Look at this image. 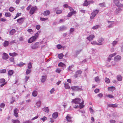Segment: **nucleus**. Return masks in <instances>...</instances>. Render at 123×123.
Returning a JSON list of instances; mask_svg holds the SVG:
<instances>
[{
    "mask_svg": "<svg viewBox=\"0 0 123 123\" xmlns=\"http://www.w3.org/2000/svg\"><path fill=\"white\" fill-rule=\"evenodd\" d=\"M5 80L4 79H0V83H2L5 82Z\"/></svg>",
    "mask_w": 123,
    "mask_h": 123,
    "instance_id": "3c124183",
    "label": "nucleus"
},
{
    "mask_svg": "<svg viewBox=\"0 0 123 123\" xmlns=\"http://www.w3.org/2000/svg\"><path fill=\"white\" fill-rule=\"evenodd\" d=\"M30 78V77L29 76H25V83H26L28 80Z\"/></svg>",
    "mask_w": 123,
    "mask_h": 123,
    "instance_id": "c9c22d12",
    "label": "nucleus"
},
{
    "mask_svg": "<svg viewBox=\"0 0 123 123\" xmlns=\"http://www.w3.org/2000/svg\"><path fill=\"white\" fill-rule=\"evenodd\" d=\"M16 32V30L14 29H12L9 32V33L11 35L14 34Z\"/></svg>",
    "mask_w": 123,
    "mask_h": 123,
    "instance_id": "5701e85b",
    "label": "nucleus"
},
{
    "mask_svg": "<svg viewBox=\"0 0 123 123\" xmlns=\"http://www.w3.org/2000/svg\"><path fill=\"white\" fill-rule=\"evenodd\" d=\"M108 106L109 107L116 108L117 107L118 105L116 104H109L108 105Z\"/></svg>",
    "mask_w": 123,
    "mask_h": 123,
    "instance_id": "412c9836",
    "label": "nucleus"
},
{
    "mask_svg": "<svg viewBox=\"0 0 123 123\" xmlns=\"http://www.w3.org/2000/svg\"><path fill=\"white\" fill-rule=\"evenodd\" d=\"M21 13H17L15 17V18H14V19H15L16 18H17L18 17V16H20L21 15Z\"/></svg>",
    "mask_w": 123,
    "mask_h": 123,
    "instance_id": "09e8293b",
    "label": "nucleus"
},
{
    "mask_svg": "<svg viewBox=\"0 0 123 123\" xmlns=\"http://www.w3.org/2000/svg\"><path fill=\"white\" fill-rule=\"evenodd\" d=\"M14 58L12 57L10 58L9 59V60L11 62H14Z\"/></svg>",
    "mask_w": 123,
    "mask_h": 123,
    "instance_id": "680f3d73",
    "label": "nucleus"
},
{
    "mask_svg": "<svg viewBox=\"0 0 123 123\" xmlns=\"http://www.w3.org/2000/svg\"><path fill=\"white\" fill-rule=\"evenodd\" d=\"M10 13L9 12H6L5 15L6 17H10L11 16Z\"/></svg>",
    "mask_w": 123,
    "mask_h": 123,
    "instance_id": "e433bc0d",
    "label": "nucleus"
},
{
    "mask_svg": "<svg viewBox=\"0 0 123 123\" xmlns=\"http://www.w3.org/2000/svg\"><path fill=\"white\" fill-rule=\"evenodd\" d=\"M104 40V39L103 38H102L101 37L99 39L98 41L99 43H100L103 42Z\"/></svg>",
    "mask_w": 123,
    "mask_h": 123,
    "instance_id": "603ef678",
    "label": "nucleus"
},
{
    "mask_svg": "<svg viewBox=\"0 0 123 123\" xmlns=\"http://www.w3.org/2000/svg\"><path fill=\"white\" fill-rule=\"evenodd\" d=\"M13 73V70H10L8 71V74L9 75L11 76L12 75Z\"/></svg>",
    "mask_w": 123,
    "mask_h": 123,
    "instance_id": "ea45409f",
    "label": "nucleus"
},
{
    "mask_svg": "<svg viewBox=\"0 0 123 123\" xmlns=\"http://www.w3.org/2000/svg\"><path fill=\"white\" fill-rule=\"evenodd\" d=\"M82 50V49H80L76 51H75L76 55H74V57H76L77 55L80 53Z\"/></svg>",
    "mask_w": 123,
    "mask_h": 123,
    "instance_id": "7c9ffc66",
    "label": "nucleus"
},
{
    "mask_svg": "<svg viewBox=\"0 0 123 123\" xmlns=\"http://www.w3.org/2000/svg\"><path fill=\"white\" fill-rule=\"evenodd\" d=\"M36 38L34 37H31L28 40L29 43H31L33 42L36 40Z\"/></svg>",
    "mask_w": 123,
    "mask_h": 123,
    "instance_id": "1a4fd4ad",
    "label": "nucleus"
},
{
    "mask_svg": "<svg viewBox=\"0 0 123 123\" xmlns=\"http://www.w3.org/2000/svg\"><path fill=\"white\" fill-rule=\"evenodd\" d=\"M115 89V87L114 86H112L109 87L108 90L109 91H113Z\"/></svg>",
    "mask_w": 123,
    "mask_h": 123,
    "instance_id": "2f4dec72",
    "label": "nucleus"
},
{
    "mask_svg": "<svg viewBox=\"0 0 123 123\" xmlns=\"http://www.w3.org/2000/svg\"><path fill=\"white\" fill-rule=\"evenodd\" d=\"M61 70L60 68H57L55 71V72L58 73H60V72Z\"/></svg>",
    "mask_w": 123,
    "mask_h": 123,
    "instance_id": "bf43d9fd",
    "label": "nucleus"
},
{
    "mask_svg": "<svg viewBox=\"0 0 123 123\" xmlns=\"http://www.w3.org/2000/svg\"><path fill=\"white\" fill-rule=\"evenodd\" d=\"M9 43V42L8 41H5L3 45L4 47H6L7 46Z\"/></svg>",
    "mask_w": 123,
    "mask_h": 123,
    "instance_id": "473e14b6",
    "label": "nucleus"
},
{
    "mask_svg": "<svg viewBox=\"0 0 123 123\" xmlns=\"http://www.w3.org/2000/svg\"><path fill=\"white\" fill-rule=\"evenodd\" d=\"M82 73V71L80 70L77 71L75 72V74L74 75L75 78H77Z\"/></svg>",
    "mask_w": 123,
    "mask_h": 123,
    "instance_id": "0eeeda50",
    "label": "nucleus"
},
{
    "mask_svg": "<svg viewBox=\"0 0 123 123\" xmlns=\"http://www.w3.org/2000/svg\"><path fill=\"white\" fill-rule=\"evenodd\" d=\"M117 79L118 81H121L122 80V77L120 75H119L117 76Z\"/></svg>",
    "mask_w": 123,
    "mask_h": 123,
    "instance_id": "72a5a7b5",
    "label": "nucleus"
},
{
    "mask_svg": "<svg viewBox=\"0 0 123 123\" xmlns=\"http://www.w3.org/2000/svg\"><path fill=\"white\" fill-rule=\"evenodd\" d=\"M66 119L68 122H71V117H70L68 115H67L66 117Z\"/></svg>",
    "mask_w": 123,
    "mask_h": 123,
    "instance_id": "b1692460",
    "label": "nucleus"
},
{
    "mask_svg": "<svg viewBox=\"0 0 123 123\" xmlns=\"http://www.w3.org/2000/svg\"><path fill=\"white\" fill-rule=\"evenodd\" d=\"M73 90L75 91H81L82 90V86L79 87L77 86H73L71 87Z\"/></svg>",
    "mask_w": 123,
    "mask_h": 123,
    "instance_id": "f257e3e1",
    "label": "nucleus"
},
{
    "mask_svg": "<svg viewBox=\"0 0 123 123\" xmlns=\"http://www.w3.org/2000/svg\"><path fill=\"white\" fill-rule=\"evenodd\" d=\"M28 67L29 69H31L32 68V65L31 62H30L28 64Z\"/></svg>",
    "mask_w": 123,
    "mask_h": 123,
    "instance_id": "a18cd8bd",
    "label": "nucleus"
},
{
    "mask_svg": "<svg viewBox=\"0 0 123 123\" xmlns=\"http://www.w3.org/2000/svg\"><path fill=\"white\" fill-rule=\"evenodd\" d=\"M18 55V54L15 52H13V53H9V55L13 57L14 56Z\"/></svg>",
    "mask_w": 123,
    "mask_h": 123,
    "instance_id": "c756f323",
    "label": "nucleus"
},
{
    "mask_svg": "<svg viewBox=\"0 0 123 123\" xmlns=\"http://www.w3.org/2000/svg\"><path fill=\"white\" fill-rule=\"evenodd\" d=\"M43 110L45 112L48 113L49 112V109L48 107H45L43 109Z\"/></svg>",
    "mask_w": 123,
    "mask_h": 123,
    "instance_id": "393cba45",
    "label": "nucleus"
},
{
    "mask_svg": "<svg viewBox=\"0 0 123 123\" xmlns=\"http://www.w3.org/2000/svg\"><path fill=\"white\" fill-rule=\"evenodd\" d=\"M62 11L61 10H57L56 12V13L57 14H59L62 12Z\"/></svg>",
    "mask_w": 123,
    "mask_h": 123,
    "instance_id": "de8ad7c7",
    "label": "nucleus"
},
{
    "mask_svg": "<svg viewBox=\"0 0 123 123\" xmlns=\"http://www.w3.org/2000/svg\"><path fill=\"white\" fill-rule=\"evenodd\" d=\"M18 110L17 109H15L14 111V115L16 117L18 116Z\"/></svg>",
    "mask_w": 123,
    "mask_h": 123,
    "instance_id": "f3484780",
    "label": "nucleus"
},
{
    "mask_svg": "<svg viewBox=\"0 0 123 123\" xmlns=\"http://www.w3.org/2000/svg\"><path fill=\"white\" fill-rule=\"evenodd\" d=\"M6 70L5 69H4L0 70V73H4L6 72Z\"/></svg>",
    "mask_w": 123,
    "mask_h": 123,
    "instance_id": "8fccbe9b",
    "label": "nucleus"
},
{
    "mask_svg": "<svg viewBox=\"0 0 123 123\" xmlns=\"http://www.w3.org/2000/svg\"><path fill=\"white\" fill-rule=\"evenodd\" d=\"M47 119V118L45 116L43 118H41V119L43 121H44Z\"/></svg>",
    "mask_w": 123,
    "mask_h": 123,
    "instance_id": "338daca9",
    "label": "nucleus"
},
{
    "mask_svg": "<svg viewBox=\"0 0 123 123\" xmlns=\"http://www.w3.org/2000/svg\"><path fill=\"white\" fill-rule=\"evenodd\" d=\"M58 113L57 112H55L53 113L52 115V117L54 118H56L58 117Z\"/></svg>",
    "mask_w": 123,
    "mask_h": 123,
    "instance_id": "a878e982",
    "label": "nucleus"
},
{
    "mask_svg": "<svg viewBox=\"0 0 123 123\" xmlns=\"http://www.w3.org/2000/svg\"><path fill=\"white\" fill-rule=\"evenodd\" d=\"M113 1L117 7H123V5L119 2L118 0H113Z\"/></svg>",
    "mask_w": 123,
    "mask_h": 123,
    "instance_id": "20e7f679",
    "label": "nucleus"
},
{
    "mask_svg": "<svg viewBox=\"0 0 123 123\" xmlns=\"http://www.w3.org/2000/svg\"><path fill=\"white\" fill-rule=\"evenodd\" d=\"M14 8L12 7H10L9 9V10L11 12H12L14 10Z\"/></svg>",
    "mask_w": 123,
    "mask_h": 123,
    "instance_id": "5fc2aeb1",
    "label": "nucleus"
},
{
    "mask_svg": "<svg viewBox=\"0 0 123 123\" xmlns=\"http://www.w3.org/2000/svg\"><path fill=\"white\" fill-rule=\"evenodd\" d=\"M98 12V11L97 10H95L93 11L91 13L92 16L90 17V18L91 19H93Z\"/></svg>",
    "mask_w": 123,
    "mask_h": 123,
    "instance_id": "39448f33",
    "label": "nucleus"
},
{
    "mask_svg": "<svg viewBox=\"0 0 123 123\" xmlns=\"http://www.w3.org/2000/svg\"><path fill=\"white\" fill-rule=\"evenodd\" d=\"M50 13V12L48 10H46L44 12L43 15L44 16H47L49 15Z\"/></svg>",
    "mask_w": 123,
    "mask_h": 123,
    "instance_id": "6ab92c4d",
    "label": "nucleus"
},
{
    "mask_svg": "<svg viewBox=\"0 0 123 123\" xmlns=\"http://www.w3.org/2000/svg\"><path fill=\"white\" fill-rule=\"evenodd\" d=\"M39 46V43L38 42H36L34 44H32L31 48L32 49H36L38 48Z\"/></svg>",
    "mask_w": 123,
    "mask_h": 123,
    "instance_id": "7ed1b4c3",
    "label": "nucleus"
},
{
    "mask_svg": "<svg viewBox=\"0 0 123 123\" xmlns=\"http://www.w3.org/2000/svg\"><path fill=\"white\" fill-rule=\"evenodd\" d=\"M37 94V92L36 91H34L32 93V95L34 97L36 96Z\"/></svg>",
    "mask_w": 123,
    "mask_h": 123,
    "instance_id": "c85d7f7f",
    "label": "nucleus"
},
{
    "mask_svg": "<svg viewBox=\"0 0 123 123\" xmlns=\"http://www.w3.org/2000/svg\"><path fill=\"white\" fill-rule=\"evenodd\" d=\"M108 22L109 23V25H108L107 26L109 28L112 27L113 25L114 24V22L108 21Z\"/></svg>",
    "mask_w": 123,
    "mask_h": 123,
    "instance_id": "9b49d317",
    "label": "nucleus"
},
{
    "mask_svg": "<svg viewBox=\"0 0 123 123\" xmlns=\"http://www.w3.org/2000/svg\"><path fill=\"white\" fill-rule=\"evenodd\" d=\"M67 29V27L65 26H61L59 28V31H63Z\"/></svg>",
    "mask_w": 123,
    "mask_h": 123,
    "instance_id": "2eb2a0df",
    "label": "nucleus"
},
{
    "mask_svg": "<svg viewBox=\"0 0 123 123\" xmlns=\"http://www.w3.org/2000/svg\"><path fill=\"white\" fill-rule=\"evenodd\" d=\"M100 27V26L99 25H97L94 26H93L92 27V29L93 30H95L98 29V28H99Z\"/></svg>",
    "mask_w": 123,
    "mask_h": 123,
    "instance_id": "37998d69",
    "label": "nucleus"
},
{
    "mask_svg": "<svg viewBox=\"0 0 123 123\" xmlns=\"http://www.w3.org/2000/svg\"><path fill=\"white\" fill-rule=\"evenodd\" d=\"M105 80L106 82L107 83H109L110 82V80L108 78H105Z\"/></svg>",
    "mask_w": 123,
    "mask_h": 123,
    "instance_id": "13d9d810",
    "label": "nucleus"
},
{
    "mask_svg": "<svg viewBox=\"0 0 123 123\" xmlns=\"http://www.w3.org/2000/svg\"><path fill=\"white\" fill-rule=\"evenodd\" d=\"M41 104V102L40 101H39L36 103V105L37 107H40Z\"/></svg>",
    "mask_w": 123,
    "mask_h": 123,
    "instance_id": "58836bf2",
    "label": "nucleus"
},
{
    "mask_svg": "<svg viewBox=\"0 0 123 123\" xmlns=\"http://www.w3.org/2000/svg\"><path fill=\"white\" fill-rule=\"evenodd\" d=\"M117 54L116 53H115L113 54H112L110 55L109 57L108 58V62H110V61L112 59V57H113L114 56Z\"/></svg>",
    "mask_w": 123,
    "mask_h": 123,
    "instance_id": "9d476101",
    "label": "nucleus"
},
{
    "mask_svg": "<svg viewBox=\"0 0 123 123\" xmlns=\"http://www.w3.org/2000/svg\"><path fill=\"white\" fill-rule=\"evenodd\" d=\"M12 122L13 123H20V121L18 119L15 120L12 119Z\"/></svg>",
    "mask_w": 123,
    "mask_h": 123,
    "instance_id": "cd10ccee",
    "label": "nucleus"
},
{
    "mask_svg": "<svg viewBox=\"0 0 123 123\" xmlns=\"http://www.w3.org/2000/svg\"><path fill=\"white\" fill-rule=\"evenodd\" d=\"M5 105L4 103H2L0 105V107L1 108H4V107Z\"/></svg>",
    "mask_w": 123,
    "mask_h": 123,
    "instance_id": "052dcab7",
    "label": "nucleus"
},
{
    "mask_svg": "<svg viewBox=\"0 0 123 123\" xmlns=\"http://www.w3.org/2000/svg\"><path fill=\"white\" fill-rule=\"evenodd\" d=\"M37 8L36 6H34L32 7L29 12V13L31 15L33 14L37 10Z\"/></svg>",
    "mask_w": 123,
    "mask_h": 123,
    "instance_id": "f03ea898",
    "label": "nucleus"
},
{
    "mask_svg": "<svg viewBox=\"0 0 123 123\" xmlns=\"http://www.w3.org/2000/svg\"><path fill=\"white\" fill-rule=\"evenodd\" d=\"M2 58L5 60H6L8 58V56L6 53H4L2 55Z\"/></svg>",
    "mask_w": 123,
    "mask_h": 123,
    "instance_id": "6e6552de",
    "label": "nucleus"
},
{
    "mask_svg": "<svg viewBox=\"0 0 123 123\" xmlns=\"http://www.w3.org/2000/svg\"><path fill=\"white\" fill-rule=\"evenodd\" d=\"M58 66L59 67H64L65 66V64L62 62H60L58 64Z\"/></svg>",
    "mask_w": 123,
    "mask_h": 123,
    "instance_id": "49530a36",
    "label": "nucleus"
},
{
    "mask_svg": "<svg viewBox=\"0 0 123 123\" xmlns=\"http://www.w3.org/2000/svg\"><path fill=\"white\" fill-rule=\"evenodd\" d=\"M121 57L119 55H117L114 58V60L115 61H117L120 60H121Z\"/></svg>",
    "mask_w": 123,
    "mask_h": 123,
    "instance_id": "a211bd4d",
    "label": "nucleus"
},
{
    "mask_svg": "<svg viewBox=\"0 0 123 123\" xmlns=\"http://www.w3.org/2000/svg\"><path fill=\"white\" fill-rule=\"evenodd\" d=\"M31 72V70L29 69H27L26 72V74L27 75H28Z\"/></svg>",
    "mask_w": 123,
    "mask_h": 123,
    "instance_id": "c03bdc74",
    "label": "nucleus"
},
{
    "mask_svg": "<svg viewBox=\"0 0 123 123\" xmlns=\"http://www.w3.org/2000/svg\"><path fill=\"white\" fill-rule=\"evenodd\" d=\"M40 25H37L36 26V28L37 30H38L40 28Z\"/></svg>",
    "mask_w": 123,
    "mask_h": 123,
    "instance_id": "69168bd1",
    "label": "nucleus"
},
{
    "mask_svg": "<svg viewBox=\"0 0 123 123\" xmlns=\"http://www.w3.org/2000/svg\"><path fill=\"white\" fill-rule=\"evenodd\" d=\"M64 87L67 89H68L70 88V86L68 83H65L64 84Z\"/></svg>",
    "mask_w": 123,
    "mask_h": 123,
    "instance_id": "f704fd0d",
    "label": "nucleus"
},
{
    "mask_svg": "<svg viewBox=\"0 0 123 123\" xmlns=\"http://www.w3.org/2000/svg\"><path fill=\"white\" fill-rule=\"evenodd\" d=\"M48 19V18H40V20L42 21H44Z\"/></svg>",
    "mask_w": 123,
    "mask_h": 123,
    "instance_id": "864d4df0",
    "label": "nucleus"
},
{
    "mask_svg": "<svg viewBox=\"0 0 123 123\" xmlns=\"http://www.w3.org/2000/svg\"><path fill=\"white\" fill-rule=\"evenodd\" d=\"M95 80L96 82H98L99 81V80L98 76L95 78Z\"/></svg>",
    "mask_w": 123,
    "mask_h": 123,
    "instance_id": "6e6d98bb",
    "label": "nucleus"
},
{
    "mask_svg": "<svg viewBox=\"0 0 123 123\" xmlns=\"http://www.w3.org/2000/svg\"><path fill=\"white\" fill-rule=\"evenodd\" d=\"M56 47L57 49H60L62 48V46L60 44H58L57 45Z\"/></svg>",
    "mask_w": 123,
    "mask_h": 123,
    "instance_id": "e2e57ef3",
    "label": "nucleus"
},
{
    "mask_svg": "<svg viewBox=\"0 0 123 123\" xmlns=\"http://www.w3.org/2000/svg\"><path fill=\"white\" fill-rule=\"evenodd\" d=\"M94 37H95L94 35H91L89 37H87V39L89 41H91L92 40Z\"/></svg>",
    "mask_w": 123,
    "mask_h": 123,
    "instance_id": "dca6fc26",
    "label": "nucleus"
},
{
    "mask_svg": "<svg viewBox=\"0 0 123 123\" xmlns=\"http://www.w3.org/2000/svg\"><path fill=\"white\" fill-rule=\"evenodd\" d=\"M122 10V9L121 8H118L115 11V13L116 14H117L120 12H121Z\"/></svg>",
    "mask_w": 123,
    "mask_h": 123,
    "instance_id": "4be33fe9",
    "label": "nucleus"
},
{
    "mask_svg": "<svg viewBox=\"0 0 123 123\" xmlns=\"http://www.w3.org/2000/svg\"><path fill=\"white\" fill-rule=\"evenodd\" d=\"M38 32L36 33L35 35L33 37H34L36 38V39L38 37Z\"/></svg>",
    "mask_w": 123,
    "mask_h": 123,
    "instance_id": "0e129e2a",
    "label": "nucleus"
},
{
    "mask_svg": "<svg viewBox=\"0 0 123 123\" xmlns=\"http://www.w3.org/2000/svg\"><path fill=\"white\" fill-rule=\"evenodd\" d=\"M47 78V76L46 75H43L42 76L41 81L42 82H44Z\"/></svg>",
    "mask_w": 123,
    "mask_h": 123,
    "instance_id": "aec40b11",
    "label": "nucleus"
},
{
    "mask_svg": "<svg viewBox=\"0 0 123 123\" xmlns=\"http://www.w3.org/2000/svg\"><path fill=\"white\" fill-rule=\"evenodd\" d=\"M81 102V99H80L77 98L73 100L72 101V102L73 103H74L76 104H80Z\"/></svg>",
    "mask_w": 123,
    "mask_h": 123,
    "instance_id": "423d86ee",
    "label": "nucleus"
},
{
    "mask_svg": "<svg viewBox=\"0 0 123 123\" xmlns=\"http://www.w3.org/2000/svg\"><path fill=\"white\" fill-rule=\"evenodd\" d=\"M25 63H23L22 62H20L19 63L17 64H16V65L18 67H22V66H23V65H25Z\"/></svg>",
    "mask_w": 123,
    "mask_h": 123,
    "instance_id": "bb28decb",
    "label": "nucleus"
},
{
    "mask_svg": "<svg viewBox=\"0 0 123 123\" xmlns=\"http://www.w3.org/2000/svg\"><path fill=\"white\" fill-rule=\"evenodd\" d=\"M24 21V18H21L17 20V22L20 24H22Z\"/></svg>",
    "mask_w": 123,
    "mask_h": 123,
    "instance_id": "4468645a",
    "label": "nucleus"
},
{
    "mask_svg": "<svg viewBox=\"0 0 123 123\" xmlns=\"http://www.w3.org/2000/svg\"><path fill=\"white\" fill-rule=\"evenodd\" d=\"M99 5L100 6L102 7H106V5L105 3H100Z\"/></svg>",
    "mask_w": 123,
    "mask_h": 123,
    "instance_id": "4c0bfd02",
    "label": "nucleus"
},
{
    "mask_svg": "<svg viewBox=\"0 0 123 123\" xmlns=\"http://www.w3.org/2000/svg\"><path fill=\"white\" fill-rule=\"evenodd\" d=\"M63 56L64 55L62 53H61L58 55V57L60 59H61L62 58Z\"/></svg>",
    "mask_w": 123,
    "mask_h": 123,
    "instance_id": "79ce46f5",
    "label": "nucleus"
},
{
    "mask_svg": "<svg viewBox=\"0 0 123 123\" xmlns=\"http://www.w3.org/2000/svg\"><path fill=\"white\" fill-rule=\"evenodd\" d=\"M76 13V12L74 11L72 12H69L67 15V16L68 17H70L72 15L75 14Z\"/></svg>",
    "mask_w": 123,
    "mask_h": 123,
    "instance_id": "ddd939ff",
    "label": "nucleus"
},
{
    "mask_svg": "<svg viewBox=\"0 0 123 123\" xmlns=\"http://www.w3.org/2000/svg\"><path fill=\"white\" fill-rule=\"evenodd\" d=\"M117 41H113L112 42V45L113 46H115L116 44L117 43Z\"/></svg>",
    "mask_w": 123,
    "mask_h": 123,
    "instance_id": "4d7b16f0",
    "label": "nucleus"
},
{
    "mask_svg": "<svg viewBox=\"0 0 123 123\" xmlns=\"http://www.w3.org/2000/svg\"><path fill=\"white\" fill-rule=\"evenodd\" d=\"M88 4L87 0H85L84 3L83 4V5L84 6H87L88 5Z\"/></svg>",
    "mask_w": 123,
    "mask_h": 123,
    "instance_id": "a19ab883",
    "label": "nucleus"
},
{
    "mask_svg": "<svg viewBox=\"0 0 123 123\" xmlns=\"http://www.w3.org/2000/svg\"><path fill=\"white\" fill-rule=\"evenodd\" d=\"M74 31V28H71L70 30V32L72 33Z\"/></svg>",
    "mask_w": 123,
    "mask_h": 123,
    "instance_id": "774afa93",
    "label": "nucleus"
},
{
    "mask_svg": "<svg viewBox=\"0 0 123 123\" xmlns=\"http://www.w3.org/2000/svg\"><path fill=\"white\" fill-rule=\"evenodd\" d=\"M84 105L83 104H79V106H78V105H77L76 106H75L74 107H73L75 109L78 108L79 107H80V109H81L84 107Z\"/></svg>",
    "mask_w": 123,
    "mask_h": 123,
    "instance_id": "f8f14e48",
    "label": "nucleus"
}]
</instances>
